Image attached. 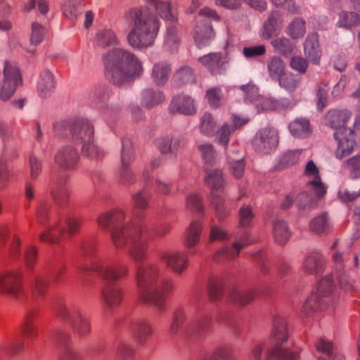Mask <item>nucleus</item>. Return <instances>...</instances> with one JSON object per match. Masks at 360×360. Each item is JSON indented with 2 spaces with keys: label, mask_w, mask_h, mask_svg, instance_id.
<instances>
[{
  "label": "nucleus",
  "mask_w": 360,
  "mask_h": 360,
  "mask_svg": "<svg viewBox=\"0 0 360 360\" xmlns=\"http://www.w3.org/2000/svg\"><path fill=\"white\" fill-rule=\"evenodd\" d=\"M131 328L134 337L141 344L145 343L153 333L152 326L145 319H139L133 321L131 324Z\"/></svg>",
  "instance_id": "393cba45"
},
{
  "label": "nucleus",
  "mask_w": 360,
  "mask_h": 360,
  "mask_svg": "<svg viewBox=\"0 0 360 360\" xmlns=\"http://www.w3.org/2000/svg\"><path fill=\"white\" fill-rule=\"evenodd\" d=\"M103 60L105 77L117 86L131 82L143 71L141 63L134 54L122 49L106 53Z\"/></svg>",
  "instance_id": "7ed1b4c3"
},
{
  "label": "nucleus",
  "mask_w": 360,
  "mask_h": 360,
  "mask_svg": "<svg viewBox=\"0 0 360 360\" xmlns=\"http://www.w3.org/2000/svg\"><path fill=\"white\" fill-rule=\"evenodd\" d=\"M82 8L79 0H65L63 5V14L70 19H76L80 15Z\"/></svg>",
  "instance_id": "8fccbe9b"
},
{
  "label": "nucleus",
  "mask_w": 360,
  "mask_h": 360,
  "mask_svg": "<svg viewBox=\"0 0 360 360\" xmlns=\"http://www.w3.org/2000/svg\"><path fill=\"white\" fill-rule=\"evenodd\" d=\"M206 184L212 190L219 189L224 184V179L222 173L220 170H214L207 173L205 177Z\"/></svg>",
  "instance_id": "4d7b16f0"
},
{
  "label": "nucleus",
  "mask_w": 360,
  "mask_h": 360,
  "mask_svg": "<svg viewBox=\"0 0 360 360\" xmlns=\"http://www.w3.org/2000/svg\"><path fill=\"white\" fill-rule=\"evenodd\" d=\"M51 195L54 202L60 207H63L69 202L70 192L66 186H63L52 191Z\"/></svg>",
  "instance_id": "13d9d810"
},
{
  "label": "nucleus",
  "mask_w": 360,
  "mask_h": 360,
  "mask_svg": "<svg viewBox=\"0 0 360 360\" xmlns=\"http://www.w3.org/2000/svg\"><path fill=\"white\" fill-rule=\"evenodd\" d=\"M352 113L347 110H333L328 112L327 120L328 124L338 130H348L345 127L350 119Z\"/></svg>",
  "instance_id": "a878e982"
},
{
  "label": "nucleus",
  "mask_w": 360,
  "mask_h": 360,
  "mask_svg": "<svg viewBox=\"0 0 360 360\" xmlns=\"http://www.w3.org/2000/svg\"><path fill=\"white\" fill-rule=\"evenodd\" d=\"M360 24V15L355 12L342 11L340 13L338 25L347 29H351Z\"/></svg>",
  "instance_id": "49530a36"
},
{
  "label": "nucleus",
  "mask_w": 360,
  "mask_h": 360,
  "mask_svg": "<svg viewBox=\"0 0 360 360\" xmlns=\"http://www.w3.org/2000/svg\"><path fill=\"white\" fill-rule=\"evenodd\" d=\"M257 295V292L255 289L248 290H240L233 289L230 294L231 300L239 305L244 306L252 301Z\"/></svg>",
  "instance_id": "c9c22d12"
},
{
  "label": "nucleus",
  "mask_w": 360,
  "mask_h": 360,
  "mask_svg": "<svg viewBox=\"0 0 360 360\" xmlns=\"http://www.w3.org/2000/svg\"><path fill=\"white\" fill-rule=\"evenodd\" d=\"M48 289V281L41 276H36L31 287L33 297L35 299L44 297Z\"/></svg>",
  "instance_id": "c03bdc74"
},
{
  "label": "nucleus",
  "mask_w": 360,
  "mask_h": 360,
  "mask_svg": "<svg viewBox=\"0 0 360 360\" xmlns=\"http://www.w3.org/2000/svg\"><path fill=\"white\" fill-rule=\"evenodd\" d=\"M118 42L115 33L110 29L99 30L95 37L96 46L102 49L117 45Z\"/></svg>",
  "instance_id": "473e14b6"
},
{
  "label": "nucleus",
  "mask_w": 360,
  "mask_h": 360,
  "mask_svg": "<svg viewBox=\"0 0 360 360\" xmlns=\"http://www.w3.org/2000/svg\"><path fill=\"white\" fill-rule=\"evenodd\" d=\"M67 233L73 236L79 233L83 222L82 218L75 213L68 214L65 219Z\"/></svg>",
  "instance_id": "37998d69"
},
{
  "label": "nucleus",
  "mask_w": 360,
  "mask_h": 360,
  "mask_svg": "<svg viewBox=\"0 0 360 360\" xmlns=\"http://www.w3.org/2000/svg\"><path fill=\"white\" fill-rule=\"evenodd\" d=\"M288 128L291 134L297 138H306L311 133L309 120L303 117L292 121L289 124Z\"/></svg>",
  "instance_id": "cd10ccee"
},
{
  "label": "nucleus",
  "mask_w": 360,
  "mask_h": 360,
  "mask_svg": "<svg viewBox=\"0 0 360 360\" xmlns=\"http://www.w3.org/2000/svg\"><path fill=\"white\" fill-rule=\"evenodd\" d=\"M146 6L132 8L125 14V19L130 27L127 40L134 48H147L154 43L160 22L153 13V11L171 24H174L177 20L172 11L169 1L146 0Z\"/></svg>",
  "instance_id": "f257e3e1"
},
{
  "label": "nucleus",
  "mask_w": 360,
  "mask_h": 360,
  "mask_svg": "<svg viewBox=\"0 0 360 360\" xmlns=\"http://www.w3.org/2000/svg\"><path fill=\"white\" fill-rule=\"evenodd\" d=\"M150 195L145 190L141 191L133 197V205L136 209L144 210L148 206Z\"/></svg>",
  "instance_id": "69168bd1"
},
{
  "label": "nucleus",
  "mask_w": 360,
  "mask_h": 360,
  "mask_svg": "<svg viewBox=\"0 0 360 360\" xmlns=\"http://www.w3.org/2000/svg\"><path fill=\"white\" fill-rule=\"evenodd\" d=\"M279 141L278 132L271 126L260 129L256 134L253 146L259 153L269 154L278 146Z\"/></svg>",
  "instance_id": "f8f14e48"
},
{
  "label": "nucleus",
  "mask_w": 360,
  "mask_h": 360,
  "mask_svg": "<svg viewBox=\"0 0 360 360\" xmlns=\"http://www.w3.org/2000/svg\"><path fill=\"white\" fill-rule=\"evenodd\" d=\"M37 314V310L31 309L25 316L21 326V332L25 338H34L38 335V329L35 324Z\"/></svg>",
  "instance_id": "c756f323"
},
{
  "label": "nucleus",
  "mask_w": 360,
  "mask_h": 360,
  "mask_svg": "<svg viewBox=\"0 0 360 360\" xmlns=\"http://www.w3.org/2000/svg\"><path fill=\"white\" fill-rule=\"evenodd\" d=\"M277 81L281 87L285 89L288 92H294L300 85L302 78L292 72H285Z\"/></svg>",
  "instance_id": "58836bf2"
},
{
  "label": "nucleus",
  "mask_w": 360,
  "mask_h": 360,
  "mask_svg": "<svg viewBox=\"0 0 360 360\" xmlns=\"http://www.w3.org/2000/svg\"><path fill=\"white\" fill-rule=\"evenodd\" d=\"M108 281L103 287L101 291L102 300L105 305L113 309L119 307L124 298V292L115 281L105 280Z\"/></svg>",
  "instance_id": "f3484780"
},
{
  "label": "nucleus",
  "mask_w": 360,
  "mask_h": 360,
  "mask_svg": "<svg viewBox=\"0 0 360 360\" xmlns=\"http://www.w3.org/2000/svg\"><path fill=\"white\" fill-rule=\"evenodd\" d=\"M186 321L185 311L181 309H178L174 311L172 321L169 326L168 335L172 338H175L181 335L183 326Z\"/></svg>",
  "instance_id": "2f4dec72"
},
{
  "label": "nucleus",
  "mask_w": 360,
  "mask_h": 360,
  "mask_svg": "<svg viewBox=\"0 0 360 360\" xmlns=\"http://www.w3.org/2000/svg\"><path fill=\"white\" fill-rule=\"evenodd\" d=\"M60 318L71 323L73 330L80 336H85L91 332L89 319L83 316L77 306H62L59 311Z\"/></svg>",
  "instance_id": "9b49d317"
},
{
  "label": "nucleus",
  "mask_w": 360,
  "mask_h": 360,
  "mask_svg": "<svg viewBox=\"0 0 360 360\" xmlns=\"http://www.w3.org/2000/svg\"><path fill=\"white\" fill-rule=\"evenodd\" d=\"M267 70L270 77L277 80L285 72V64L280 57L273 56L267 62Z\"/></svg>",
  "instance_id": "4c0bfd02"
},
{
  "label": "nucleus",
  "mask_w": 360,
  "mask_h": 360,
  "mask_svg": "<svg viewBox=\"0 0 360 360\" xmlns=\"http://www.w3.org/2000/svg\"><path fill=\"white\" fill-rule=\"evenodd\" d=\"M271 44L276 51L284 56L292 54L295 49V44L285 37L274 39L271 41Z\"/></svg>",
  "instance_id": "a19ab883"
},
{
  "label": "nucleus",
  "mask_w": 360,
  "mask_h": 360,
  "mask_svg": "<svg viewBox=\"0 0 360 360\" xmlns=\"http://www.w3.org/2000/svg\"><path fill=\"white\" fill-rule=\"evenodd\" d=\"M111 240L115 248L120 250L130 244L128 253L136 262L141 263L147 259V228L143 220L134 221L131 226H124L122 229H114L111 234Z\"/></svg>",
  "instance_id": "20e7f679"
},
{
  "label": "nucleus",
  "mask_w": 360,
  "mask_h": 360,
  "mask_svg": "<svg viewBox=\"0 0 360 360\" xmlns=\"http://www.w3.org/2000/svg\"><path fill=\"white\" fill-rule=\"evenodd\" d=\"M143 98L146 105L150 108L163 101L165 96L162 92H155L152 89H146L143 93Z\"/></svg>",
  "instance_id": "e2e57ef3"
},
{
  "label": "nucleus",
  "mask_w": 360,
  "mask_h": 360,
  "mask_svg": "<svg viewBox=\"0 0 360 360\" xmlns=\"http://www.w3.org/2000/svg\"><path fill=\"white\" fill-rule=\"evenodd\" d=\"M172 72L170 65L160 62L154 65L151 77L157 86H163L168 80Z\"/></svg>",
  "instance_id": "c85d7f7f"
},
{
  "label": "nucleus",
  "mask_w": 360,
  "mask_h": 360,
  "mask_svg": "<svg viewBox=\"0 0 360 360\" xmlns=\"http://www.w3.org/2000/svg\"><path fill=\"white\" fill-rule=\"evenodd\" d=\"M156 145L162 153H173L184 146V140L179 136H165L156 140Z\"/></svg>",
  "instance_id": "bb28decb"
},
{
  "label": "nucleus",
  "mask_w": 360,
  "mask_h": 360,
  "mask_svg": "<svg viewBox=\"0 0 360 360\" xmlns=\"http://www.w3.org/2000/svg\"><path fill=\"white\" fill-rule=\"evenodd\" d=\"M286 33L292 39L303 38L306 34V22L300 18H295L288 25L286 29Z\"/></svg>",
  "instance_id": "ea45409f"
},
{
  "label": "nucleus",
  "mask_w": 360,
  "mask_h": 360,
  "mask_svg": "<svg viewBox=\"0 0 360 360\" xmlns=\"http://www.w3.org/2000/svg\"><path fill=\"white\" fill-rule=\"evenodd\" d=\"M309 228L312 232L316 234L326 232L328 229L327 216L322 214L314 218L309 224Z\"/></svg>",
  "instance_id": "6e6d98bb"
},
{
  "label": "nucleus",
  "mask_w": 360,
  "mask_h": 360,
  "mask_svg": "<svg viewBox=\"0 0 360 360\" xmlns=\"http://www.w3.org/2000/svg\"><path fill=\"white\" fill-rule=\"evenodd\" d=\"M50 207L49 203L46 201H41L38 205L36 212L37 220L39 224L45 227L44 230L39 233V239L41 242L58 244L65 233V229L60 218L49 219Z\"/></svg>",
  "instance_id": "6e6552de"
},
{
  "label": "nucleus",
  "mask_w": 360,
  "mask_h": 360,
  "mask_svg": "<svg viewBox=\"0 0 360 360\" xmlns=\"http://www.w3.org/2000/svg\"><path fill=\"white\" fill-rule=\"evenodd\" d=\"M202 224L199 221H193L185 233L184 245L186 248L195 246L200 240Z\"/></svg>",
  "instance_id": "72a5a7b5"
},
{
  "label": "nucleus",
  "mask_w": 360,
  "mask_h": 360,
  "mask_svg": "<svg viewBox=\"0 0 360 360\" xmlns=\"http://www.w3.org/2000/svg\"><path fill=\"white\" fill-rule=\"evenodd\" d=\"M55 88V80L53 74L47 70L40 75L37 85V91L41 97L49 96Z\"/></svg>",
  "instance_id": "7c9ffc66"
},
{
  "label": "nucleus",
  "mask_w": 360,
  "mask_h": 360,
  "mask_svg": "<svg viewBox=\"0 0 360 360\" xmlns=\"http://www.w3.org/2000/svg\"><path fill=\"white\" fill-rule=\"evenodd\" d=\"M304 51L306 57L311 63L314 65L319 64L321 51L316 34H310L307 36L304 44Z\"/></svg>",
  "instance_id": "b1692460"
},
{
  "label": "nucleus",
  "mask_w": 360,
  "mask_h": 360,
  "mask_svg": "<svg viewBox=\"0 0 360 360\" xmlns=\"http://www.w3.org/2000/svg\"><path fill=\"white\" fill-rule=\"evenodd\" d=\"M22 240L18 234H13L10 244L8 254L13 259H18L21 255Z\"/></svg>",
  "instance_id": "338daca9"
},
{
  "label": "nucleus",
  "mask_w": 360,
  "mask_h": 360,
  "mask_svg": "<svg viewBox=\"0 0 360 360\" xmlns=\"http://www.w3.org/2000/svg\"><path fill=\"white\" fill-rule=\"evenodd\" d=\"M205 97L212 108H218L220 105L221 100L223 98L221 89L218 86H214L208 89L206 91Z\"/></svg>",
  "instance_id": "bf43d9fd"
},
{
  "label": "nucleus",
  "mask_w": 360,
  "mask_h": 360,
  "mask_svg": "<svg viewBox=\"0 0 360 360\" xmlns=\"http://www.w3.org/2000/svg\"><path fill=\"white\" fill-rule=\"evenodd\" d=\"M169 112L172 114L193 115L196 113L193 99L186 94H179L173 97L169 105Z\"/></svg>",
  "instance_id": "aec40b11"
},
{
  "label": "nucleus",
  "mask_w": 360,
  "mask_h": 360,
  "mask_svg": "<svg viewBox=\"0 0 360 360\" xmlns=\"http://www.w3.org/2000/svg\"><path fill=\"white\" fill-rule=\"evenodd\" d=\"M72 143L81 147L84 155L98 159L103 156V150L94 143V128L86 119L75 120L70 127Z\"/></svg>",
  "instance_id": "0eeeda50"
},
{
  "label": "nucleus",
  "mask_w": 360,
  "mask_h": 360,
  "mask_svg": "<svg viewBox=\"0 0 360 360\" xmlns=\"http://www.w3.org/2000/svg\"><path fill=\"white\" fill-rule=\"evenodd\" d=\"M304 174L311 179L306 185L307 188L313 190L318 198L323 197L326 193L327 187L321 181L319 169L312 160L307 162Z\"/></svg>",
  "instance_id": "412c9836"
},
{
  "label": "nucleus",
  "mask_w": 360,
  "mask_h": 360,
  "mask_svg": "<svg viewBox=\"0 0 360 360\" xmlns=\"http://www.w3.org/2000/svg\"><path fill=\"white\" fill-rule=\"evenodd\" d=\"M228 158L230 163L231 172L235 178H240L245 171V162L243 158L238 160H235L234 157L231 155V152H228Z\"/></svg>",
  "instance_id": "680f3d73"
},
{
  "label": "nucleus",
  "mask_w": 360,
  "mask_h": 360,
  "mask_svg": "<svg viewBox=\"0 0 360 360\" xmlns=\"http://www.w3.org/2000/svg\"><path fill=\"white\" fill-rule=\"evenodd\" d=\"M162 261L174 273L181 274L185 271L189 264L188 255L185 252L166 251L160 255Z\"/></svg>",
  "instance_id": "dca6fc26"
},
{
  "label": "nucleus",
  "mask_w": 360,
  "mask_h": 360,
  "mask_svg": "<svg viewBox=\"0 0 360 360\" xmlns=\"http://www.w3.org/2000/svg\"><path fill=\"white\" fill-rule=\"evenodd\" d=\"M233 352L231 346L223 345L215 349L211 354L205 355L202 360H232Z\"/></svg>",
  "instance_id": "de8ad7c7"
},
{
  "label": "nucleus",
  "mask_w": 360,
  "mask_h": 360,
  "mask_svg": "<svg viewBox=\"0 0 360 360\" xmlns=\"http://www.w3.org/2000/svg\"><path fill=\"white\" fill-rule=\"evenodd\" d=\"M217 122L210 112H205L200 117L199 130L201 134L213 136L216 131Z\"/></svg>",
  "instance_id": "79ce46f5"
},
{
  "label": "nucleus",
  "mask_w": 360,
  "mask_h": 360,
  "mask_svg": "<svg viewBox=\"0 0 360 360\" xmlns=\"http://www.w3.org/2000/svg\"><path fill=\"white\" fill-rule=\"evenodd\" d=\"M271 339L274 343L272 348L268 349L264 357L266 360H297L300 356L299 349L292 350L283 348V344L288 339L287 323L284 318H274Z\"/></svg>",
  "instance_id": "423d86ee"
},
{
  "label": "nucleus",
  "mask_w": 360,
  "mask_h": 360,
  "mask_svg": "<svg viewBox=\"0 0 360 360\" xmlns=\"http://www.w3.org/2000/svg\"><path fill=\"white\" fill-rule=\"evenodd\" d=\"M79 252L83 257H89L91 264L78 266L82 276H87L90 272H96L104 280L118 281L128 276L129 269L126 264L107 265L103 258L96 256V246L93 241L82 243Z\"/></svg>",
  "instance_id": "39448f33"
},
{
  "label": "nucleus",
  "mask_w": 360,
  "mask_h": 360,
  "mask_svg": "<svg viewBox=\"0 0 360 360\" xmlns=\"http://www.w3.org/2000/svg\"><path fill=\"white\" fill-rule=\"evenodd\" d=\"M333 278L328 276L323 278L319 283L315 292L307 298L303 306L305 313L316 310H323L328 304V299L333 288Z\"/></svg>",
  "instance_id": "9d476101"
},
{
  "label": "nucleus",
  "mask_w": 360,
  "mask_h": 360,
  "mask_svg": "<svg viewBox=\"0 0 360 360\" xmlns=\"http://www.w3.org/2000/svg\"><path fill=\"white\" fill-rule=\"evenodd\" d=\"M318 198L314 193V195L309 194L307 191H302L296 194V204L300 209H311L316 205Z\"/></svg>",
  "instance_id": "09e8293b"
},
{
  "label": "nucleus",
  "mask_w": 360,
  "mask_h": 360,
  "mask_svg": "<svg viewBox=\"0 0 360 360\" xmlns=\"http://www.w3.org/2000/svg\"><path fill=\"white\" fill-rule=\"evenodd\" d=\"M213 76L224 75L229 65V59L222 53H210L198 59Z\"/></svg>",
  "instance_id": "ddd939ff"
},
{
  "label": "nucleus",
  "mask_w": 360,
  "mask_h": 360,
  "mask_svg": "<svg viewBox=\"0 0 360 360\" xmlns=\"http://www.w3.org/2000/svg\"><path fill=\"white\" fill-rule=\"evenodd\" d=\"M174 80L177 84H193L195 82L193 70L189 67L178 70L174 75Z\"/></svg>",
  "instance_id": "3c124183"
},
{
  "label": "nucleus",
  "mask_w": 360,
  "mask_h": 360,
  "mask_svg": "<svg viewBox=\"0 0 360 360\" xmlns=\"http://www.w3.org/2000/svg\"><path fill=\"white\" fill-rule=\"evenodd\" d=\"M290 66L299 73L304 74L308 68V61L300 56H295L290 59Z\"/></svg>",
  "instance_id": "774afa93"
},
{
  "label": "nucleus",
  "mask_w": 360,
  "mask_h": 360,
  "mask_svg": "<svg viewBox=\"0 0 360 360\" xmlns=\"http://www.w3.org/2000/svg\"><path fill=\"white\" fill-rule=\"evenodd\" d=\"M134 150L130 141H122V167L120 172V181L123 184H129L134 181V174L129 169L130 164L134 160Z\"/></svg>",
  "instance_id": "6ab92c4d"
},
{
  "label": "nucleus",
  "mask_w": 360,
  "mask_h": 360,
  "mask_svg": "<svg viewBox=\"0 0 360 360\" xmlns=\"http://www.w3.org/2000/svg\"><path fill=\"white\" fill-rule=\"evenodd\" d=\"M338 242V240L335 241L330 249L331 250H334V252L332 254V259L335 265V268L338 271L341 272L345 268L344 262L347 258L348 254L344 251L336 250Z\"/></svg>",
  "instance_id": "052dcab7"
},
{
  "label": "nucleus",
  "mask_w": 360,
  "mask_h": 360,
  "mask_svg": "<svg viewBox=\"0 0 360 360\" xmlns=\"http://www.w3.org/2000/svg\"><path fill=\"white\" fill-rule=\"evenodd\" d=\"M325 263L322 255L319 252H311L304 257L302 269L308 274H318L323 271Z\"/></svg>",
  "instance_id": "5701e85b"
},
{
  "label": "nucleus",
  "mask_w": 360,
  "mask_h": 360,
  "mask_svg": "<svg viewBox=\"0 0 360 360\" xmlns=\"http://www.w3.org/2000/svg\"><path fill=\"white\" fill-rule=\"evenodd\" d=\"M233 132L234 129L233 127L229 122H225L214 132L216 141L217 143L226 148L229 142V136Z\"/></svg>",
  "instance_id": "5fc2aeb1"
},
{
  "label": "nucleus",
  "mask_w": 360,
  "mask_h": 360,
  "mask_svg": "<svg viewBox=\"0 0 360 360\" xmlns=\"http://www.w3.org/2000/svg\"><path fill=\"white\" fill-rule=\"evenodd\" d=\"M24 348V341L20 338L8 340L2 346L1 349L7 355H16L20 353Z\"/></svg>",
  "instance_id": "603ef678"
},
{
  "label": "nucleus",
  "mask_w": 360,
  "mask_h": 360,
  "mask_svg": "<svg viewBox=\"0 0 360 360\" xmlns=\"http://www.w3.org/2000/svg\"><path fill=\"white\" fill-rule=\"evenodd\" d=\"M334 137L338 142L335 155L342 159L350 155L356 146L355 135L353 131L338 130L334 133Z\"/></svg>",
  "instance_id": "a211bd4d"
},
{
  "label": "nucleus",
  "mask_w": 360,
  "mask_h": 360,
  "mask_svg": "<svg viewBox=\"0 0 360 360\" xmlns=\"http://www.w3.org/2000/svg\"><path fill=\"white\" fill-rule=\"evenodd\" d=\"M316 350L325 354L328 359L323 357H320L319 360H344V358L340 354L333 355V348L332 342L326 340L323 338H318L314 343Z\"/></svg>",
  "instance_id": "f704fd0d"
},
{
  "label": "nucleus",
  "mask_w": 360,
  "mask_h": 360,
  "mask_svg": "<svg viewBox=\"0 0 360 360\" xmlns=\"http://www.w3.org/2000/svg\"><path fill=\"white\" fill-rule=\"evenodd\" d=\"M79 160V154L75 148L68 145L61 148L55 155V162L61 169H70Z\"/></svg>",
  "instance_id": "4be33fe9"
},
{
  "label": "nucleus",
  "mask_w": 360,
  "mask_h": 360,
  "mask_svg": "<svg viewBox=\"0 0 360 360\" xmlns=\"http://www.w3.org/2000/svg\"><path fill=\"white\" fill-rule=\"evenodd\" d=\"M212 326V319L209 315L202 316L198 320L194 326V333L198 335H202L209 331Z\"/></svg>",
  "instance_id": "0e129e2a"
},
{
  "label": "nucleus",
  "mask_w": 360,
  "mask_h": 360,
  "mask_svg": "<svg viewBox=\"0 0 360 360\" xmlns=\"http://www.w3.org/2000/svg\"><path fill=\"white\" fill-rule=\"evenodd\" d=\"M124 213L120 209H115L112 211H108L103 213H101L96 219L98 227L105 231H108L111 230V233L114 229H122L124 226H131V224H126L123 225L122 227L119 226V224H121L124 219Z\"/></svg>",
  "instance_id": "2eb2a0df"
},
{
  "label": "nucleus",
  "mask_w": 360,
  "mask_h": 360,
  "mask_svg": "<svg viewBox=\"0 0 360 360\" xmlns=\"http://www.w3.org/2000/svg\"><path fill=\"white\" fill-rule=\"evenodd\" d=\"M273 235L275 241L281 245L286 243L290 236L287 224L283 220H276L273 224Z\"/></svg>",
  "instance_id": "e433bc0d"
},
{
  "label": "nucleus",
  "mask_w": 360,
  "mask_h": 360,
  "mask_svg": "<svg viewBox=\"0 0 360 360\" xmlns=\"http://www.w3.org/2000/svg\"><path fill=\"white\" fill-rule=\"evenodd\" d=\"M38 262V248L35 245L27 246L24 252V262L26 268L32 271Z\"/></svg>",
  "instance_id": "864d4df0"
},
{
  "label": "nucleus",
  "mask_w": 360,
  "mask_h": 360,
  "mask_svg": "<svg viewBox=\"0 0 360 360\" xmlns=\"http://www.w3.org/2000/svg\"><path fill=\"white\" fill-rule=\"evenodd\" d=\"M0 293L15 300L25 296L24 275L20 269L0 271Z\"/></svg>",
  "instance_id": "1a4fd4ad"
},
{
  "label": "nucleus",
  "mask_w": 360,
  "mask_h": 360,
  "mask_svg": "<svg viewBox=\"0 0 360 360\" xmlns=\"http://www.w3.org/2000/svg\"><path fill=\"white\" fill-rule=\"evenodd\" d=\"M210 297L212 300H219L223 295L221 279L217 276H212L207 284Z\"/></svg>",
  "instance_id": "a18cd8bd"
},
{
  "label": "nucleus",
  "mask_w": 360,
  "mask_h": 360,
  "mask_svg": "<svg viewBox=\"0 0 360 360\" xmlns=\"http://www.w3.org/2000/svg\"><path fill=\"white\" fill-rule=\"evenodd\" d=\"M254 240L249 238L247 231L240 233L238 240L232 244L231 247L222 248L213 255L215 262H220L236 257L240 249L253 243Z\"/></svg>",
  "instance_id": "4468645a"
},
{
  "label": "nucleus",
  "mask_w": 360,
  "mask_h": 360,
  "mask_svg": "<svg viewBox=\"0 0 360 360\" xmlns=\"http://www.w3.org/2000/svg\"><path fill=\"white\" fill-rule=\"evenodd\" d=\"M160 271L158 264L139 265L136 270V284L139 302L164 311L166 309L165 300L174 286L172 278H164L158 285Z\"/></svg>",
  "instance_id": "f03ea898"
}]
</instances>
